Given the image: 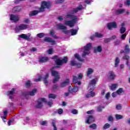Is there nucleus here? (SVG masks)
I'll use <instances>...</instances> for the list:
<instances>
[{
    "label": "nucleus",
    "instance_id": "ea45409f",
    "mask_svg": "<svg viewBox=\"0 0 130 130\" xmlns=\"http://www.w3.org/2000/svg\"><path fill=\"white\" fill-rule=\"evenodd\" d=\"M90 128H93V129H97V125L95 123L92 124L89 126Z\"/></svg>",
    "mask_w": 130,
    "mask_h": 130
},
{
    "label": "nucleus",
    "instance_id": "13d9d810",
    "mask_svg": "<svg viewBox=\"0 0 130 130\" xmlns=\"http://www.w3.org/2000/svg\"><path fill=\"white\" fill-rule=\"evenodd\" d=\"M58 20L60 21V22H61V21L63 20V17L61 16H59L58 17Z\"/></svg>",
    "mask_w": 130,
    "mask_h": 130
},
{
    "label": "nucleus",
    "instance_id": "bb28decb",
    "mask_svg": "<svg viewBox=\"0 0 130 130\" xmlns=\"http://www.w3.org/2000/svg\"><path fill=\"white\" fill-rule=\"evenodd\" d=\"M71 66H77V68H81L82 66V64H78L77 62H76V61L75 60H72L71 61Z\"/></svg>",
    "mask_w": 130,
    "mask_h": 130
},
{
    "label": "nucleus",
    "instance_id": "a18cd8bd",
    "mask_svg": "<svg viewBox=\"0 0 130 130\" xmlns=\"http://www.w3.org/2000/svg\"><path fill=\"white\" fill-rule=\"evenodd\" d=\"M47 53H48V54H52V53H53V49L52 48L49 49L47 51Z\"/></svg>",
    "mask_w": 130,
    "mask_h": 130
},
{
    "label": "nucleus",
    "instance_id": "473e14b6",
    "mask_svg": "<svg viewBox=\"0 0 130 130\" xmlns=\"http://www.w3.org/2000/svg\"><path fill=\"white\" fill-rule=\"evenodd\" d=\"M4 116L3 117V116H1V118H2L3 120L4 121H6L7 120V119L6 118V116L8 115V111H5L4 112Z\"/></svg>",
    "mask_w": 130,
    "mask_h": 130
},
{
    "label": "nucleus",
    "instance_id": "39448f33",
    "mask_svg": "<svg viewBox=\"0 0 130 130\" xmlns=\"http://www.w3.org/2000/svg\"><path fill=\"white\" fill-rule=\"evenodd\" d=\"M91 43H88L86 46H84V48L82 50V51L83 52L82 54V57L85 56V55H88V54L90 53V49H91Z\"/></svg>",
    "mask_w": 130,
    "mask_h": 130
},
{
    "label": "nucleus",
    "instance_id": "a211bd4d",
    "mask_svg": "<svg viewBox=\"0 0 130 130\" xmlns=\"http://www.w3.org/2000/svg\"><path fill=\"white\" fill-rule=\"evenodd\" d=\"M95 121V119L92 116H89L88 118H86V123H91Z\"/></svg>",
    "mask_w": 130,
    "mask_h": 130
},
{
    "label": "nucleus",
    "instance_id": "de8ad7c7",
    "mask_svg": "<svg viewBox=\"0 0 130 130\" xmlns=\"http://www.w3.org/2000/svg\"><path fill=\"white\" fill-rule=\"evenodd\" d=\"M116 108L118 110H120V109H121L122 108V106L121 104L117 105Z\"/></svg>",
    "mask_w": 130,
    "mask_h": 130
},
{
    "label": "nucleus",
    "instance_id": "37998d69",
    "mask_svg": "<svg viewBox=\"0 0 130 130\" xmlns=\"http://www.w3.org/2000/svg\"><path fill=\"white\" fill-rule=\"evenodd\" d=\"M115 117L116 119H122V118H123V116L122 115L118 114H116L115 115Z\"/></svg>",
    "mask_w": 130,
    "mask_h": 130
},
{
    "label": "nucleus",
    "instance_id": "9b49d317",
    "mask_svg": "<svg viewBox=\"0 0 130 130\" xmlns=\"http://www.w3.org/2000/svg\"><path fill=\"white\" fill-rule=\"evenodd\" d=\"M82 10L83 6L81 5H80L78 7L72 9L71 11L67 13V14H70L71 15H73V14H75V13H78V11H82Z\"/></svg>",
    "mask_w": 130,
    "mask_h": 130
},
{
    "label": "nucleus",
    "instance_id": "2f4dec72",
    "mask_svg": "<svg viewBox=\"0 0 130 130\" xmlns=\"http://www.w3.org/2000/svg\"><path fill=\"white\" fill-rule=\"evenodd\" d=\"M118 87V85L117 84H113L111 85L110 89L112 90V91H114V90H115V89H116V88Z\"/></svg>",
    "mask_w": 130,
    "mask_h": 130
},
{
    "label": "nucleus",
    "instance_id": "5fc2aeb1",
    "mask_svg": "<svg viewBox=\"0 0 130 130\" xmlns=\"http://www.w3.org/2000/svg\"><path fill=\"white\" fill-rule=\"evenodd\" d=\"M125 6H127V7H129L130 6V1L127 0L126 2L124 3Z\"/></svg>",
    "mask_w": 130,
    "mask_h": 130
},
{
    "label": "nucleus",
    "instance_id": "e2e57ef3",
    "mask_svg": "<svg viewBox=\"0 0 130 130\" xmlns=\"http://www.w3.org/2000/svg\"><path fill=\"white\" fill-rule=\"evenodd\" d=\"M30 22V19L29 18L25 19L24 20V23H25V24H28Z\"/></svg>",
    "mask_w": 130,
    "mask_h": 130
},
{
    "label": "nucleus",
    "instance_id": "c756f323",
    "mask_svg": "<svg viewBox=\"0 0 130 130\" xmlns=\"http://www.w3.org/2000/svg\"><path fill=\"white\" fill-rule=\"evenodd\" d=\"M37 92V90L36 89H34L31 91L28 92V95H30V96H34L36 94Z\"/></svg>",
    "mask_w": 130,
    "mask_h": 130
},
{
    "label": "nucleus",
    "instance_id": "f257e3e1",
    "mask_svg": "<svg viewBox=\"0 0 130 130\" xmlns=\"http://www.w3.org/2000/svg\"><path fill=\"white\" fill-rule=\"evenodd\" d=\"M66 19H71V20H66L64 21V25L67 26H69L71 28H73L75 26V24L79 21L78 19V16L75 15H72L70 13H66L65 15Z\"/></svg>",
    "mask_w": 130,
    "mask_h": 130
},
{
    "label": "nucleus",
    "instance_id": "412c9836",
    "mask_svg": "<svg viewBox=\"0 0 130 130\" xmlns=\"http://www.w3.org/2000/svg\"><path fill=\"white\" fill-rule=\"evenodd\" d=\"M48 60H49V58L47 57H42L39 59V61L41 63H43V62H46V61H48Z\"/></svg>",
    "mask_w": 130,
    "mask_h": 130
},
{
    "label": "nucleus",
    "instance_id": "f8f14e48",
    "mask_svg": "<svg viewBox=\"0 0 130 130\" xmlns=\"http://www.w3.org/2000/svg\"><path fill=\"white\" fill-rule=\"evenodd\" d=\"M31 36V34L28 33L27 35L22 34L18 36V37L19 38H22V39H24L25 40H27V41H29L30 40V37Z\"/></svg>",
    "mask_w": 130,
    "mask_h": 130
},
{
    "label": "nucleus",
    "instance_id": "49530a36",
    "mask_svg": "<svg viewBox=\"0 0 130 130\" xmlns=\"http://www.w3.org/2000/svg\"><path fill=\"white\" fill-rule=\"evenodd\" d=\"M38 76L39 77V78L35 79L34 80L35 82H40V81H41V75H38Z\"/></svg>",
    "mask_w": 130,
    "mask_h": 130
},
{
    "label": "nucleus",
    "instance_id": "09e8293b",
    "mask_svg": "<svg viewBox=\"0 0 130 130\" xmlns=\"http://www.w3.org/2000/svg\"><path fill=\"white\" fill-rule=\"evenodd\" d=\"M39 38H42L43 37H44V33H40L37 34V35Z\"/></svg>",
    "mask_w": 130,
    "mask_h": 130
},
{
    "label": "nucleus",
    "instance_id": "6e6552de",
    "mask_svg": "<svg viewBox=\"0 0 130 130\" xmlns=\"http://www.w3.org/2000/svg\"><path fill=\"white\" fill-rule=\"evenodd\" d=\"M56 27H57V29H58V30H62L63 32L65 34H68L70 33V30H67V26L63 25V24L62 23H59L57 24Z\"/></svg>",
    "mask_w": 130,
    "mask_h": 130
},
{
    "label": "nucleus",
    "instance_id": "20e7f679",
    "mask_svg": "<svg viewBox=\"0 0 130 130\" xmlns=\"http://www.w3.org/2000/svg\"><path fill=\"white\" fill-rule=\"evenodd\" d=\"M52 59H56L55 60V62L57 66H61L62 63H67L68 62V58L67 57L61 59L58 58L57 56H54L52 57Z\"/></svg>",
    "mask_w": 130,
    "mask_h": 130
},
{
    "label": "nucleus",
    "instance_id": "72a5a7b5",
    "mask_svg": "<svg viewBox=\"0 0 130 130\" xmlns=\"http://www.w3.org/2000/svg\"><path fill=\"white\" fill-rule=\"evenodd\" d=\"M74 56H75V58H77V59L79 60V61H83V60H84V59H83V58H81V57H80V55L78 53L75 54L74 55Z\"/></svg>",
    "mask_w": 130,
    "mask_h": 130
},
{
    "label": "nucleus",
    "instance_id": "4be33fe9",
    "mask_svg": "<svg viewBox=\"0 0 130 130\" xmlns=\"http://www.w3.org/2000/svg\"><path fill=\"white\" fill-rule=\"evenodd\" d=\"M93 73H94V69H91V68H88L87 69V76L88 78H91V77L90 76V75H92V74H93Z\"/></svg>",
    "mask_w": 130,
    "mask_h": 130
},
{
    "label": "nucleus",
    "instance_id": "9d476101",
    "mask_svg": "<svg viewBox=\"0 0 130 130\" xmlns=\"http://www.w3.org/2000/svg\"><path fill=\"white\" fill-rule=\"evenodd\" d=\"M52 73V76L53 77H55V78L53 80V83H56L57 81L59 79V77H60V75H59V73L56 71H51Z\"/></svg>",
    "mask_w": 130,
    "mask_h": 130
},
{
    "label": "nucleus",
    "instance_id": "69168bd1",
    "mask_svg": "<svg viewBox=\"0 0 130 130\" xmlns=\"http://www.w3.org/2000/svg\"><path fill=\"white\" fill-rule=\"evenodd\" d=\"M52 125L54 127V130H57V128L56 127V125H55V123H54V122L52 123Z\"/></svg>",
    "mask_w": 130,
    "mask_h": 130
},
{
    "label": "nucleus",
    "instance_id": "6ab92c4d",
    "mask_svg": "<svg viewBox=\"0 0 130 130\" xmlns=\"http://www.w3.org/2000/svg\"><path fill=\"white\" fill-rule=\"evenodd\" d=\"M15 91L16 89L13 88L12 90L7 92V95L9 96L10 99H13V96H12V95H14Z\"/></svg>",
    "mask_w": 130,
    "mask_h": 130
},
{
    "label": "nucleus",
    "instance_id": "774afa93",
    "mask_svg": "<svg viewBox=\"0 0 130 130\" xmlns=\"http://www.w3.org/2000/svg\"><path fill=\"white\" fill-rule=\"evenodd\" d=\"M102 107H99L98 108V111H99V112H100L101 111H102Z\"/></svg>",
    "mask_w": 130,
    "mask_h": 130
},
{
    "label": "nucleus",
    "instance_id": "1a4fd4ad",
    "mask_svg": "<svg viewBox=\"0 0 130 130\" xmlns=\"http://www.w3.org/2000/svg\"><path fill=\"white\" fill-rule=\"evenodd\" d=\"M28 25L25 24H21L19 25L16 26L15 28L16 32H20L23 30H26L28 28Z\"/></svg>",
    "mask_w": 130,
    "mask_h": 130
},
{
    "label": "nucleus",
    "instance_id": "0eeeda50",
    "mask_svg": "<svg viewBox=\"0 0 130 130\" xmlns=\"http://www.w3.org/2000/svg\"><path fill=\"white\" fill-rule=\"evenodd\" d=\"M78 78L76 76H73V83L74 84H77L78 85H81V83L79 80H82L83 79V74L79 73L77 75Z\"/></svg>",
    "mask_w": 130,
    "mask_h": 130
},
{
    "label": "nucleus",
    "instance_id": "a878e982",
    "mask_svg": "<svg viewBox=\"0 0 130 130\" xmlns=\"http://www.w3.org/2000/svg\"><path fill=\"white\" fill-rule=\"evenodd\" d=\"M119 62H120V59H119L118 57H116L115 59V68H117L118 67Z\"/></svg>",
    "mask_w": 130,
    "mask_h": 130
},
{
    "label": "nucleus",
    "instance_id": "5701e85b",
    "mask_svg": "<svg viewBox=\"0 0 130 130\" xmlns=\"http://www.w3.org/2000/svg\"><path fill=\"white\" fill-rule=\"evenodd\" d=\"M49 77V74L47 73L45 76V77H44L43 78L44 79L43 81L45 85H46V86H47V85H48V81H47V79H48Z\"/></svg>",
    "mask_w": 130,
    "mask_h": 130
},
{
    "label": "nucleus",
    "instance_id": "7ed1b4c3",
    "mask_svg": "<svg viewBox=\"0 0 130 130\" xmlns=\"http://www.w3.org/2000/svg\"><path fill=\"white\" fill-rule=\"evenodd\" d=\"M43 102H46L47 104L49 106H50V107H51V106L53 104V103H52V101L46 102V99H45V98H41L39 99V100L38 101V103L36 105V107L37 108H41V107L43 106V105L42 104Z\"/></svg>",
    "mask_w": 130,
    "mask_h": 130
},
{
    "label": "nucleus",
    "instance_id": "f3484780",
    "mask_svg": "<svg viewBox=\"0 0 130 130\" xmlns=\"http://www.w3.org/2000/svg\"><path fill=\"white\" fill-rule=\"evenodd\" d=\"M78 90L79 87H78V86H75L74 87L70 86L69 88V90L70 93H76V92H78Z\"/></svg>",
    "mask_w": 130,
    "mask_h": 130
},
{
    "label": "nucleus",
    "instance_id": "c85d7f7f",
    "mask_svg": "<svg viewBox=\"0 0 130 130\" xmlns=\"http://www.w3.org/2000/svg\"><path fill=\"white\" fill-rule=\"evenodd\" d=\"M67 31H69V33L71 32V35L72 36L76 35L77 33H78V30L77 29H71L70 30H67Z\"/></svg>",
    "mask_w": 130,
    "mask_h": 130
},
{
    "label": "nucleus",
    "instance_id": "f704fd0d",
    "mask_svg": "<svg viewBox=\"0 0 130 130\" xmlns=\"http://www.w3.org/2000/svg\"><path fill=\"white\" fill-rule=\"evenodd\" d=\"M125 12V9H118L116 11V13L117 15H119L120 14H123Z\"/></svg>",
    "mask_w": 130,
    "mask_h": 130
},
{
    "label": "nucleus",
    "instance_id": "bf43d9fd",
    "mask_svg": "<svg viewBox=\"0 0 130 130\" xmlns=\"http://www.w3.org/2000/svg\"><path fill=\"white\" fill-rule=\"evenodd\" d=\"M117 92H114L112 93V97H116L117 96Z\"/></svg>",
    "mask_w": 130,
    "mask_h": 130
},
{
    "label": "nucleus",
    "instance_id": "0e129e2a",
    "mask_svg": "<svg viewBox=\"0 0 130 130\" xmlns=\"http://www.w3.org/2000/svg\"><path fill=\"white\" fill-rule=\"evenodd\" d=\"M63 112V110H62V109H59L58 111V113L59 114H62V113Z\"/></svg>",
    "mask_w": 130,
    "mask_h": 130
},
{
    "label": "nucleus",
    "instance_id": "79ce46f5",
    "mask_svg": "<svg viewBox=\"0 0 130 130\" xmlns=\"http://www.w3.org/2000/svg\"><path fill=\"white\" fill-rule=\"evenodd\" d=\"M94 36L95 37H98V38H101V37H103V35L99 34L98 32H95Z\"/></svg>",
    "mask_w": 130,
    "mask_h": 130
},
{
    "label": "nucleus",
    "instance_id": "3c124183",
    "mask_svg": "<svg viewBox=\"0 0 130 130\" xmlns=\"http://www.w3.org/2000/svg\"><path fill=\"white\" fill-rule=\"evenodd\" d=\"M40 124L41 125H46L47 124V121H43L40 122Z\"/></svg>",
    "mask_w": 130,
    "mask_h": 130
},
{
    "label": "nucleus",
    "instance_id": "2eb2a0df",
    "mask_svg": "<svg viewBox=\"0 0 130 130\" xmlns=\"http://www.w3.org/2000/svg\"><path fill=\"white\" fill-rule=\"evenodd\" d=\"M129 47L128 45H126L124 47V50H121L120 51V53H124V54H127V53H129Z\"/></svg>",
    "mask_w": 130,
    "mask_h": 130
},
{
    "label": "nucleus",
    "instance_id": "680f3d73",
    "mask_svg": "<svg viewBox=\"0 0 130 130\" xmlns=\"http://www.w3.org/2000/svg\"><path fill=\"white\" fill-rule=\"evenodd\" d=\"M109 97H110V93L108 92L105 95V98L107 99H109Z\"/></svg>",
    "mask_w": 130,
    "mask_h": 130
},
{
    "label": "nucleus",
    "instance_id": "4d7b16f0",
    "mask_svg": "<svg viewBox=\"0 0 130 130\" xmlns=\"http://www.w3.org/2000/svg\"><path fill=\"white\" fill-rule=\"evenodd\" d=\"M13 122H14V120H9L8 122V125H12Z\"/></svg>",
    "mask_w": 130,
    "mask_h": 130
},
{
    "label": "nucleus",
    "instance_id": "a19ab883",
    "mask_svg": "<svg viewBox=\"0 0 130 130\" xmlns=\"http://www.w3.org/2000/svg\"><path fill=\"white\" fill-rule=\"evenodd\" d=\"M109 127H110V125L108 123H106L103 126L104 129H107V128H109Z\"/></svg>",
    "mask_w": 130,
    "mask_h": 130
},
{
    "label": "nucleus",
    "instance_id": "cd10ccee",
    "mask_svg": "<svg viewBox=\"0 0 130 130\" xmlns=\"http://www.w3.org/2000/svg\"><path fill=\"white\" fill-rule=\"evenodd\" d=\"M21 8L20 6L15 7L13 9L12 11L13 13H18V12L21 11Z\"/></svg>",
    "mask_w": 130,
    "mask_h": 130
},
{
    "label": "nucleus",
    "instance_id": "4c0bfd02",
    "mask_svg": "<svg viewBox=\"0 0 130 130\" xmlns=\"http://www.w3.org/2000/svg\"><path fill=\"white\" fill-rule=\"evenodd\" d=\"M116 92L118 95H120V94H121V93H123L124 91L123 90V88H120L116 91Z\"/></svg>",
    "mask_w": 130,
    "mask_h": 130
},
{
    "label": "nucleus",
    "instance_id": "f03ea898",
    "mask_svg": "<svg viewBox=\"0 0 130 130\" xmlns=\"http://www.w3.org/2000/svg\"><path fill=\"white\" fill-rule=\"evenodd\" d=\"M96 82L97 79H93L90 82L88 87L89 92L86 95V98H90L95 96V92H93V90L95 88V85H96Z\"/></svg>",
    "mask_w": 130,
    "mask_h": 130
},
{
    "label": "nucleus",
    "instance_id": "ddd939ff",
    "mask_svg": "<svg viewBox=\"0 0 130 130\" xmlns=\"http://www.w3.org/2000/svg\"><path fill=\"white\" fill-rule=\"evenodd\" d=\"M107 77L109 80H114L116 76L113 71H109L108 73Z\"/></svg>",
    "mask_w": 130,
    "mask_h": 130
},
{
    "label": "nucleus",
    "instance_id": "603ef678",
    "mask_svg": "<svg viewBox=\"0 0 130 130\" xmlns=\"http://www.w3.org/2000/svg\"><path fill=\"white\" fill-rule=\"evenodd\" d=\"M125 37H126V34H123L121 36V39H122V40H124L125 39Z\"/></svg>",
    "mask_w": 130,
    "mask_h": 130
},
{
    "label": "nucleus",
    "instance_id": "4468645a",
    "mask_svg": "<svg viewBox=\"0 0 130 130\" xmlns=\"http://www.w3.org/2000/svg\"><path fill=\"white\" fill-rule=\"evenodd\" d=\"M10 19L12 22H18L20 19V17H19L18 15H11Z\"/></svg>",
    "mask_w": 130,
    "mask_h": 130
},
{
    "label": "nucleus",
    "instance_id": "052dcab7",
    "mask_svg": "<svg viewBox=\"0 0 130 130\" xmlns=\"http://www.w3.org/2000/svg\"><path fill=\"white\" fill-rule=\"evenodd\" d=\"M63 0H56V4H61L63 3Z\"/></svg>",
    "mask_w": 130,
    "mask_h": 130
},
{
    "label": "nucleus",
    "instance_id": "58836bf2",
    "mask_svg": "<svg viewBox=\"0 0 130 130\" xmlns=\"http://www.w3.org/2000/svg\"><path fill=\"white\" fill-rule=\"evenodd\" d=\"M125 31H126V29L124 27H121L120 28V32L121 34H123Z\"/></svg>",
    "mask_w": 130,
    "mask_h": 130
},
{
    "label": "nucleus",
    "instance_id": "b1692460",
    "mask_svg": "<svg viewBox=\"0 0 130 130\" xmlns=\"http://www.w3.org/2000/svg\"><path fill=\"white\" fill-rule=\"evenodd\" d=\"M102 51V47L101 46H99L95 47L94 49V52L96 53V52H101Z\"/></svg>",
    "mask_w": 130,
    "mask_h": 130
},
{
    "label": "nucleus",
    "instance_id": "aec40b11",
    "mask_svg": "<svg viewBox=\"0 0 130 130\" xmlns=\"http://www.w3.org/2000/svg\"><path fill=\"white\" fill-rule=\"evenodd\" d=\"M69 84H70V80L66 79L62 83H61L60 87H61V88H64V87H66V86H68Z\"/></svg>",
    "mask_w": 130,
    "mask_h": 130
},
{
    "label": "nucleus",
    "instance_id": "8fccbe9b",
    "mask_svg": "<svg viewBox=\"0 0 130 130\" xmlns=\"http://www.w3.org/2000/svg\"><path fill=\"white\" fill-rule=\"evenodd\" d=\"M25 86L27 87H30V86H31V81H30L29 80L27 81L26 82Z\"/></svg>",
    "mask_w": 130,
    "mask_h": 130
},
{
    "label": "nucleus",
    "instance_id": "864d4df0",
    "mask_svg": "<svg viewBox=\"0 0 130 130\" xmlns=\"http://www.w3.org/2000/svg\"><path fill=\"white\" fill-rule=\"evenodd\" d=\"M110 41H111V38L105 39L104 40L105 43H108V42H110Z\"/></svg>",
    "mask_w": 130,
    "mask_h": 130
},
{
    "label": "nucleus",
    "instance_id": "c03bdc74",
    "mask_svg": "<svg viewBox=\"0 0 130 130\" xmlns=\"http://www.w3.org/2000/svg\"><path fill=\"white\" fill-rule=\"evenodd\" d=\"M49 98H52V99H55L56 98V95L55 94H53L52 93H50L49 94Z\"/></svg>",
    "mask_w": 130,
    "mask_h": 130
},
{
    "label": "nucleus",
    "instance_id": "e433bc0d",
    "mask_svg": "<svg viewBox=\"0 0 130 130\" xmlns=\"http://www.w3.org/2000/svg\"><path fill=\"white\" fill-rule=\"evenodd\" d=\"M123 59H125L126 60H127L126 64L127 66H128V63H129V62L128 61V60L129 59V56H128L127 55H125V56H123Z\"/></svg>",
    "mask_w": 130,
    "mask_h": 130
},
{
    "label": "nucleus",
    "instance_id": "338daca9",
    "mask_svg": "<svg viewBox=\"0 0 130 130\" xmlns=\"http://www.w3.org/2000/svg\"><path fill=\"white\" fill-rule=\"evenodd\" d=\"M113 120V117H112V116H110L108 117V120L109 121H112V120Z\"/></svg>",
    "mask_w": 130,
    "mask_h": 130
},
{
    "label": "nucleus",
    "instance_id": "393cba45",
    "mask_svg": "<svg viewBox=\"0 0 130 130\" xmlns=\"http://www.w3.org/2000/svg\"><path fill=\"white\" fill-rule=\"evenodd\" d=\"M44 41L46 42H51V43H55V41L54 40L52 39L50 37H46L44 39Z\"/></svg>",
    "mask_w": 130,
    "mask_h": 130
},
{
    "label": "nucleus",
    "instance_id": "dca6fc26",
    "mask_svg": "<svg viewBox=\"0 0 130 130\" xmlns=\"http://www.w3.org/2000/svg\"><path fill=\"white\" fill-rule=\"evenodd\" d=\"M108 28L109 30H111L112 28H117V24L115 22L109 23L108 24Z\"/></svg>",
    "mask_w": 130,
    "mask_h": 130
},
{
    "label": "nucleus",
    "instance_id": "6e6d98bb",
    "mask_svg": "<svg viewBox=\"0 0 130 130\" xmlns=\"http://www.w3.org/2000/svg\"><path fill=\"white\" fill-rule=\"evenodd\" d=\"M78 110L76 109H73L72 110V113H73V114H78Z\"/></svg>",
    "mask_w": 130,
    "mask_h": 130
},
{
    "label": "nucleus",
    "instance_id": "7c9ffc66",
    "mask_svg": "<svg viewBox=\"0 0 130 130\" xmlns=\"http://www.w3.org/2000/svg\"><path fill=\"white\" fill-rule=\"evenodd\" d=\"M39 13V11L37 10H34L29 13V16H36Z\"/></svg>",
    "mask_w": 130,
    "mask_h": 130
},
{
    "label": "nucleus",
    "instance_id": "c9c22d12",
    "mask_svg": "<svg viewBox=\"0 0 130 130\" xmlns=\"http://www.w3.org/2000/svg\"><path fill=\"white\" fill-rule=\"evenodd\" d=\"M50 35H51V36L54 38H56V35H55V32L53 29L50 30Z\"/></svg>",
    "mask_w": 130,
    "mask_h": 130
},
{
    "label": "nucleus",
    "instance_id": "423d86ee",
    "mask_svg": "<svg viewBox=\"0 0 130 130\" xmlns=\"http://www.w3.org/2000/svg\"><path fill=\"white\" fill-rule=\"evenodd\" d=\"M51 6V3L49 2L44 1L42 2L41 7L40 8V12H44V10L46 9H49Z\"/></svg>",
    "mask_w": 130,
    "mask_h": 130
}]
</instances>
